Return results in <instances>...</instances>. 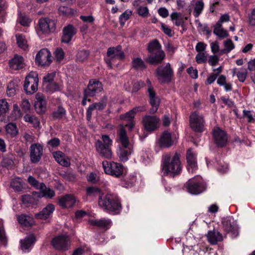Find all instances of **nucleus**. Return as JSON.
Masks as SVG:
<instances>
[{
	"label": "nucleus",
	"mask_w": 255,
	"mask_h": 255,
	"mask_svg": "<svg viewBox=\"0 0 255 255\" xmlns=\"http://www.w3.org/2000/svg\"><path fill=\"white\" fill-rule=\"evenodd\" d=\"M213 33L221 39L225 38L229 36L227 30L223 28L222 25H219V24L215 25Z\"/></svg>",
	"instance_id": "obj_30"
},
{
	"label": "nucleus",
	"mask_w": 255,
	"mask_h": 255,
	"mask_svg": "<svg viewBox=\"0 0 255 255\" xmlns=\"http://www.w3.org/2000/svg\"><path fill=\"white\" fill-rule=\"evenodd\" d=\"M14 165V162L11 155H7L3 157L0 164L1 169L6 168L8 170L11 169Z\"/></svg>",
	"instance_id": "obj_29"
},
{
	"label": "nucleus",
	"mask_w": 255,
	"mask_h": 255,
	"mask_svg": "<svg viewBox=\"0 0 255 255\" xmlns=\"http://www.w3.org/2000/svg\"><path fill=\"white\" fill-rule=\"evenodd\" d=\"M132 66L135 69H143L145 65L143 61L140 58H133L132 60Z\"/></svg>",
	"instance_id": "obj_42"
},
{
	"label": "nucleus",
	"mask_w": 255,
	"mask_h": 255,
	"mask_svg": "<svg viewBox=\"0 0 255 255\" xmlns=\"http://www.w3.org/2000/svg\"><path fill=\"white\" fill-rule=\"evenodd\" d=\"M16 87H17V86L15 85L13 82H10L9 83L7 87L6 91L7 95L8 96L11 97L15 94L17 89Z\"/></svg>",
	"instance_id": "obj_52"
},
{
	"label": "nucleus",
	"mask_w": 255,
	"mask_h": 255,
	"mask_svg": "<svg viewBox=\"0 0 255 255\" xmlns=\"http://www.w3.org/2000/svg\"><path fill=\"white\" fill-rule=\"evenodd\" d=\"M53 155L57 162L61 165L68 167L70 165L69 158L66 157L65 154L62 152L56 151L54 153Z\"/></svg>",
	"instance_id": "obj_27"
},
{
	"label": "nucleus",
	"mask_w": 255,
	"mask_h": 255,
	"mask_svg": "<svg viewBox=\"0 0 255 255\" xmlns=\"http://www.w3.org/2000/svg\"><path fill=\"white\" fill-rule=\"evenodd\" d=\"M51 57L50 51L47 49L43 48L36 54L35 62L39 66H48L52 62Z\"/></svg>",
	"instance_id": "obj_10"
},
{
	"label": "nucleus",
	"mask_w": 255,
	"mask_h": 255,
	"mask_svg": "<svg viewBox=\"0 0 255 255\" xmlns=\"http://www.w3.org/2000/svg\"><path fill=\"white\" fill-rule=\"evenodd\" d=\"M9 110V105L5 99L0 100V117L3 116L8 113Z\"/></svg>",
	"instance_id": "obj_43"
},
{
	"label": "nucleus",
	"mask_w": 255,
	"mask_h": 255,
	"mask_svg": "<svg viewBox=\"0 0 255 255\" xmlns=\"http://www.w3.org/2000/svg\"><path fill=\"white\" fill-rule=\"evenodd\" d=\"M36 101L34 107L36 112L40 115L44 114L46 110V102L42 93H38L35 95Z\"/></svg>",
	"instance_id": "obj_20"
},
{
	"label": "nucleus",
	"mask_w": 255,
	"mask_h": 255,
	"mask_svg": "<svg viewBox=\"0 0 255 255\" xmlns=\"http://www.w3.org/2000/svg\"><path fill=\"white\" fill-rule=\"evenodd\" d=\"M102 140H98L96 146L98 152L103 157L110 158L112 157L111 145L112 140L107 135H103Z\"/></svg>",
	"instance_id": "obj_5"
},
{
	"label": "nucleus",
	"mask_w": 255,
	"mask_h": 255,
	"mask_svg": "<svg viewBox=\"0 0 255 255\" xmlns=\"http://www.w3.org/2000/svg\"><path fill=\"white\" fill-rule=\"evenodd\" d=\"M196 62L199 63H203L207 61V56L204 52L198 53L195 57Z\"/></svg>",
	"instance_id": "obj_63"
},
{
	"label": "nucleus",
	"mask_w": 255,
	"mask_h": 255,
	"mask_svg": "<svg viewBox=\"0 0 255 255\" xmlns=\"http://www.w3.org/2000/svg\"><path fill=\"white\" fill-rule=\"evenodd\" d=\"M213 136L215 143L218 147H223L227 144V134L218 127H215L213 130Z\"/></svg>",
	"instance_id": "obj_13"
},
{
	"label": "nucleus",
	"mask_w": 255,
	"mask_h": 255,
	"mask_svg": "<svg viewBox=\"0 0 255 255\" xmlns=\"http://www.w3.org/2000/svg\"><path fill=\"white\" fill-rule=\"evenodd\" d=\"M11 116H13L15 120L20 118L22 116L21 111L18 105L16 104L13 105Z\"/></svg>",
	"instance_id": "obj_54"
},
{
	"label": "nucleus",
	"mask_w": 255,
	"mask_h": 255,
	"mask_svg": "<svg viewBox=\"0 0 255 255\" xmlns=\"http://www.w3.org/2000/svg\"><path fill=\"white\" fill-rule=\"evenodd\" d=\"M173 70L169 63L165 65L159 66L156 70V76L161 83H169L171 81L173 76Z\"/></svg>",
	"instance_id": "obj_6"
},
{
	"label": "nucleus",
	"mask_w": 255,
	"mask_h": 255,
	"mask_svg": "<svg viewBox=\"0 0 255 255\" xmlns=\"http://www.w3.org/2000/svg\"><path fill=\"white\" fill-rule=\"evenodd\" d=\"M39 26L40 30L45 33L53 32L56 29L55 21L48 18L40 19L39 20Z\"/></svg>",
	"instance_id": "obj_16"
},
{
	"label": "nucleus",
	"mask_w": 255,
	"mask_h": 255,
	"mask_svg": "<svg viewBox=\"0 0 255 255\" xmlns=\"http://www.w3.org/2000/svg\"><path fill=\"white\" fill-rule=\"evenodd\" d=\"M102 164L105 173L112 175V162L106 160L103 161Z\"/></svg>",
	"instance_id": "obj_60"
},
{
	"label": "nucleus",
	"mask_w": 255,
	"mask_h": 255,
	"mask_svg": "<svg viewBox=\"0 0 255 255\" xmlns=\"http://www.w3.org/2000/svg\"><path fill=\"white\" fill-rule=\"evenodd\" d=\"M54 209V206L52 204H49L41 211L36 214L35 217L37 219H46L53 212Z\"/></svg>",
	"instance_id": "obj_24"
},
{
	"label": "nucleus",
	"mask_w": 255,
	"mask_h": 255,
	"mask_svg": "<svg viewBox=\"0 0 255 255\" xmlns=\"http://www.w3.org/2000/svg\"><path fill=\"white\" fill-rule=\"evenodd\" d=\"M135 181V176L134 175H132L127 178L126 181H122L121 184L123 187L128 188L132 186Z\"/></svg>",
	"instance_id": "obj_49"
},
{
	"label": "nucleus",
	"mask_w": 255,
	"mask_h": 255,
	"mask_svg": "<svg viewBox=\"0 0 255 255\" xmlns=\"http://www.w3.org/2000/svg\"><path fill=\"white\" fill-rule=\"evenodd\" d=\"M173 141L171 133L168 131H164L156 142L157 145L161 148H168L172 145Z\"/></svg>",
	"instance_id": "obj_21"
},
{
	"label": "nucleus",
	"mask_w": 255,
	"mask_h": 255,
	"mask_svg": "<svg viewBox=\"0 0 255 255\" xmlns=\"http://www.w3.org/2000/svg\"><path fill=\"white\" fill-rule=\"evenodd\" d=\"M59 89V85L54 82L48 83L47 85H46V90L50 92L58 91Z\"/></svg>",
	"instance_id": "obj_55"
},
{
	"label": "nucleus",
	"mask_w": 255,
	"mask_h": 255,
	"mask_svg": "<svg viewBox=\"0 0 255 255\" xmlns=\"http://www.w3.org/2000/svg\"><path fill=\"white\" fill-rule=\"evenodd\" d=\"M248 22L252 26H255V8L253 9L248 15Z\"/></svg>",
	"instance_id": "obj_64"
},
{
	"label": "nucleus",
	"mask_w": 255,
	"mask_h": 255,
	"mask_svg": "<svg viewBox=\"0 0 255 255\" xmlns=\"http://www.w3.org/2000/svg\"><path fill=\"white\" fill-rule=\"evenodd\" d=\"M131 15V11L127 10L125 11L120 17V20L121 25H124L125 22L129 19L130 16Z\"/></svg>",
	"instance_id": "obj_56"
},
{
	"label": "nucleus",
	"mask_w": 255,
	"mask_h": 255,
	"mask_svg": "<svg viewBox=\"0 0 255 255\" xmlns=\"http://www.w3.org/2000/svg\"><path fill=\"white\" fill-rule=\"evenodd\" d=\"M87 179L89 182L93 184H96L99 180V177L96 173L94 172H91L89 175H88L87 176Z\"/></svg>",
	"instance_id": "obj_62"
},
{
	"label": "nucleus",
	"mask_w": 255,
	"mask_h": 255,
	"mask_svg": "<svg viewBox=\"0 0 255 255\" xmlns=\"http://www.w3.org/2000/svg\"><path fill=\"white\" fill-rule=\"evenodd\" d=\"M106 106V104L104 102L95 103L89 106L87 111V119L88 121L91 120L92 112L94 110H103Z\"/></svg>",
	"instance_id": "obj_28"
},
{
	"label": "nucleus",
	"mask_w": 255,
	"mask_h": 255,
	"mask_svg": "<svg viewBox=\"0 0 255 255\" xmlns=\"http://www.w3.org/2000/svg\"><path fill=\"white\" fill-rule=\"evenodd\" d=\"M190 127L196 132H202L205 128V120L203 116L197 111L192 112L190 116Z\"/></svg>",
	"instance_id": "obj_8"
},
{
	"label": "nucleus",
	"mask_w": 255,
	"mask_h": 255,
	"mask_svg": "<svg viewBox=\"0 0 255 255\" xmlns=\"http://www.w3.org/2000/svg\"><path fill=\"white\" fill-rule=\"evenodd\" d=\"M143 85V82L141 81L134 84H133L131 81H128L127 83L125 84V87L127 91L133 93L136 92Z\"/></svg>",
	"instance_id": "obj_32"
},
{
	"label": "nucleus",
	"mask_w": 255,
	"mask_h": 255,
	"mask_svg": "<svg viewBox=\"0 0 255 255\" xmlns=\"http://www.w3.org/2000/svg\"><path fill=\"white\" fill-rule=\"evenodd\" d=\"M185 188L189 193L197 195L203 192L206 189V186L202 177L197 175L187 182Z\"/></svg>",
	"instance_id": "obj_4"
},
{
	"label": "nucleus",
	"mask_w": 255,
	"mask_h": 255,
	"mask_svg": "<svg viewBox=\"0 0 255 255\" xmlns=\"http://www.w3.org/2000/svg\"><path fill=\"white\" fill-rule=\"evenodd\" d=\"M76 202V199L73 195L67 194L60 198L59 205L63 208L73 207Z\"/></svg>",
	"instance_id": "obj_23"
},
{
	"label": "nucleus",
	"mask_w": 255,
	"mask_h": 255,
	"mask_svg": "<svg viewBox=\"0 0 255 255\" xmlns=\"http://www.w3.org/2000/svg\"><path fill=\"white\" fill-rule=\"evenodd\" d=\"M162 173L163 175L174 176L180 173L181 167L178 153H165L163 155Z\"/></svg>",
	"instance_id": "obj_1"
},
{
	"label": "nucleus",
	"mask_w": 255,
	"mask_h": 255,
	"mask_svg": "<svg viewBox=\"0 0 255 255\" xmlns=\"http://www.w3.org/2000/svg\"><path fill=\"white\" fill-rule=\"evenodd\" d=\"M5 130L6 133L11 137H14L18 133V130L16 125L13 123H9L5 126Z\"/></svg>",
	"instance_id": "obj_35"
},
{
	"label": "nucleus",
	"mask_w": 255,
	"mask_h": 255,
	"mask_svg": "<svg viewBox=\"0 0 255 255\" xmlns=\"http://www.w3.org/2000/svg\"><path fill=\"white\" fill-rule=\"evenodd\" d=\"M10 187L16 191H21L23 188V182L19 178H13L10 182Z\"/></svg>",
	"instance_id": "obj_39"
},
{
	"label": "nucleus",
	"mask_w": 255,
	"mask_h": 255,
	"mask_svg": "<svg viewBox=\"0 0 255 255\" xmlns=\"http://www.w3.org/2000/svg\"><path fill=\"white\" fill-rule=\"evenodd\" d=\"M113 215L118 214L122 210V205L119 198L117 196L113 195Z\"/></svg>",
	"instance_id": "obj_37"
},
{
	"label": "nucleus",
	"mask_w": 255,
	"mask_h": 255,
	"mask_svg": "<svg viewBox=\"0 0 255 255\" xmlns=\"http://www.w3.org/2000/svg\"><path fill=\"white\" fill-rule=\"evenodd\" d=\"M118 136L117 154L121 161L125 162L128 159V156L131 153V148L124 126L123 125L120 127Z\"/></svg>",
	"instance_id": "obj_2"
},
{
	"label": "nucleus",
	"mask_w": 255,
	"mask_h": 255,
	"mask_svg": "<svg viewBox=\"0 0 255 255\" xmlns=\"http://www.w3.org/2000/svg\"><path fill=\"white\" fill-rule=\"evenodd\" d=\"M114 169H113V176L119 177L126 172V169L123 166L118 163H114Z\"/></svg>",
	"instance_id": "obj_36"
},
{
	"label": "nucleus",
	"mask_w": 255,
	"mask_h": 255,
	"mask_svg": "<svg viewBox=\"0 0 255 255\" xmlns=\"http://www.w3.org/2000/svg\"><path fill=\"white\" fill-rule=\"evenodd\" d=\"M137 11L138 14L143 17H147L149 14V10L146 6H140L138 7Z\"/></svg>",
	"instance_id": "obj_58"
},
{
	"label": "nucleus",
	"mask_w": 255,
	"mask_h": 255,
	"mask_svg": "<svg viewBox=\"0 0 255 255\" xmlns=\"http://www.w3.org/2000/svg\"><path fill=\"white\" fill-rule=\"evenodd\" d=\"M159 119L156 116H145L143 118V124L146 130L152 132L157 128Z\"/></svg>",
	"instance_id": "obj_15"
},
{
	"label": "nucleus",
	"mask_w": 255,
	"mask_h": 255,
	"mask_svg": "<svg viewBox=\"0 0 255 255\" xmlns=\"http://www.w3.org/2000/svg\"><path fill=\"white\" fill-rule=\"evenodd\" d=\"M16 38L18 46L23 50H26L27 48L28 45L25 37L21 35H16Z\"/></svg>",
	"instance_id": "obj_46"
},
{
	"label": "nucleus",
	"mask_w": 255,
	"mask_h": 255,
	"mask_svg": "<svg viewBox=\"0 0 255 255\" xmlns=\"http://www.w3.org/2000/svg\"><path fill=\"white\" fill-rule=\"evenodd\" d=\"M197 153L189 148L186 153L187 168L189 172L193 173L198 168L196 159Z\"/></svg>",
	"instance_id": "obj_17"
},
{
	"label": "nucleus",
	"mask_w": 255,
	"mask_h": 255,
	"mask_svg": "<svg viewBox=\"0 0 255 255\" xmlns=\"http://www.w3.org/2000/svg\"><path fill=\"white\" fill-rule=\"evenodd\" d=\"M24 120L31 123L34 127H37L39 126L40 123L37 118L29 114H26L24 117Z\"/></svg>",
	"instance_id": "obj_47"
},
{
	"label": "nucleus",
	"mask_w": 255,
	"mask_h": 255,
	"mask_svg": "<svg viewBox=\"0 0 255 255\" xmlns=\"http://www.w3.org/2000/svg\"><path fill=\"white\" fill-rule=\"evenodd\" d=\"M17 219L19 224L25 227H31L33 225V218L29 216L22 214L17 216Z\"/></svg>",
	"instance_id": "obj_31"
},
{
	"label": "nucleus",
	"mask_w": 255,
	"mask_h": 255,
	"mask_svg": "<svg viewBox=\"0 0 255 255\" xmlns=\"http://www.w3.org/2000/svg\"><path fill=\"white\" fill-rule=\"evenodd\" d=\"M9 66L14 70H19L23 68L24 61L21 56L16 55L9 62Z\"/></svg>",
	"instance_id": "obj_25"
},
{
	"label": "nucleus",
	"mask_w": 255,
	"mask_h": 255,
	"mask_svg": "<svg viewBox=\"0 0 255 255\" xmlns=\"http://www.w3.org/2000/svg\"><path fill=\"white\" fill-rule=\"evenodd\" d=\"M86 194L90 197L99 196V198L102 196V193L100 188L96 187H89L86 189Z\"/></svg>",
	"instance_id": "obj_38"
},
{
	"label": "nucleus",
	"mask_w": 255,
	"mask_h": 255,
	"mask_svg": "<svg viewBox=\"0 0 255 255\" xmlns=\"http://www.w3.org/2000/svg\"><path fill=\"white\" fill-rule=\"evenodd\" d=\"M243 114V118H247L249 123H254L255 121V115L253 111L244 110Z\"/></svg>",
	"instance_id": "obj_50"
},
{
	"label": "nucleus",
	"mask_w": 255,
	"mask_h": 255,
	"mask_svg": "<svg viewBox=\"0 0 255 255\" xmlns=\"http://www.w3.org/2000/svg\"><path fill=\"white\" fill-rule=\"evenodd\" d=\"M103 90L102 84L98 80H91L87 89L84 90L85 96L94 97L100 93Z\"/></svg>",
	"instance_id": "obj_11"
},
{
	"label": "nucleus",
	"mask_w": 255,
	"mask_h": 255,
	"mask_svg": "<svg viewBox=\"0 0 255 255\" xmlns=\"http://www.w3.org/2000/svg\"><path fill=\"white\" fill-rule=\"evenodd\" d=\"M161 45L157 40H154L148 44V50L150 55L147 58V61L151 64H158L165 57L164 52L161 49Z\"/></svg>",
	"instance_id": "obj_3"
},
{
	"label": "nucleus",
	"mask_w": 255,
	"mask_h": 255,
	"mask_svg": "<svg viewBox=\"0 0 255 255\" xmlns=\"http://www.w3.org/2000/svg\"><path fill=\"white\" fill-rule=\"evenodd\" d=\"M121 49V46L120 45L116 48L113 47V59H122L124 58V54Z\"/></svg>",
	"instance_id": "obj_45"
},
{
	"label": "nucleus",
	"mask_w": 255,
	"mask_h": 255,
	"mask_svg": "<svg viewBox=\"0 0 255 255\" xmlns=\"http://www.w3.org/2000/svg\"><path fill=\"white\" fill-rule=\"evenodd\" d=\"M21 200L24 204H35L31 195L25 194L22 196Z\"/></svg>",
	"instance_id": "obj_59"
},
{
	"label": "nucleus",
	"mask_w": 255,
	"mask_h": 255,
	"mask_svg": "<svg viewBox=\"0 0 255 255\" xmlns=\"http://www.w3.org/2000/svg\"><path fill=\"white\" fill-rule=\"evenodd\" d=\"M90 52L88 50H81L78 51L76 55V59L77 61L83 62L86 60L89 57Z\"/></svg>",
	"instance_id": "obj_44"
},
{
	"label": "nucleus",
	"mask_w": 255,
	"mask_h": 255,
	"mask_svg": "<svg viewBox=\"0 0 255 255\" xmlns=\"http://www.w3.org/2000/svg\"><path fill=\"white\" fill-rule=\"evenodd\" d=\"M98 204L104 210L110 212L112 210V194H107L99 198Z\"/></svg>",
	"instance_id": "obj_22"
},
{
	"label": "nucleus",
	"mask_w": 255,
	"mask_h": 255,
	"mask_svg": "<svg viewBox=\"0 0 255 255\" xmlns=\"http://www.w3.org/2000/svg\"><path fill=\"white\" fill-rule=\"evenodd\" d=\"M38 74L35 72H30L26 77L23 85L24 90L27 94L35 93L38 87Z\"/></svg>",
	"instance_id": "obj_7"
},
{
	"label": "nucleus",
	"mask_w": 255,
	"mask_h": 255,
	"mask_svg": "<svg viewBox=\"0 0 255 255\" xmlns=\"http://www.w3.org/2000/svg\"><path fill=\"white\" fill-rule=\"evenodd\" d=\"M204 7V3L202 0H198L195 4L193 14L195 17H198L202 13Z\"/></svg>",
	"instance_id": "obj_41"
},
{
	"label": "nucleus",
	"mask_w": 255,
	"mask_h": 255,
	"mask_svg": "<svg viewBox=\"0 0 255 255\" xmlns=\"http://www.w3.org/2000/svg\"><path fill=\"white\" fill-rule=\"evenodd\" d=\"M222 224L224 230L230 233L232 237H236L238 235V227L236 221L232 217H227L223 219Z\"/></svg>",
	"instance_id": "obj_12"
},
{
	"label": "nucleus",
	"mask_w": 255,
	"mask_h": 255,
	"mask_svg": "<svg viewBox=\"0 0 255 255\" xmlns=\"http://www.w3.org/2000/svg\"><path fill=\"white\" fill-rule=\"evenodd\" d=\"M30 161L32 163H37L43 155V147L39 143L31 144L29 148Z\"/></svg>",
	"instance_id": "obj_14"
},
{
	"label": "nucleus",
	"mask_w": 255,
	"mask_h": 255,
	"mask_svg": "<svg viewBox=\"0 0 255 255\" xmlns=\"http://www.w3.org/2000/svg\"><path fill=\"white\" fill-rule=\"evenodd\" d=\"M224 45L225 49L222 50V52L224 53H229L235 48V45L232 40L230 39H228L225 41Z\"/></svg>",
	"instance_id": "obj_48"
},
{
	"label": "nucleus",
	"mask_w": 255,
	"mask_h": 255,
	"mask_svg": "<svg viewBox=\"0 0 255 255\" xmlns=\"http://www.w3.org/2000/svg\"><path fill=\"white\" fill-rule=\"evenodd\" d=\"M51 244L54 248L58 250L66 251L70 246L71 240L67 235H61L53 238Z\"/></svg>",
	"instance_id": "obj_9"
},
{
	"label": "nucleus",
	"mask_w": 255,
	"mask_h": 255,
	"mask_svg": "<svg viewBox=\"0 0 255 255\" xmlns=\"http://www.w3.org/2000/svg\"><path fill=\"white\" fill-rule=\"evenodd\" d=\"M237 76L239 80L243 82L245 81L247 76V71L246 69H241L237 73Z\"/></svg>",
	"instance_id": "obj_57"
},
{
	"label": "nucleus",
	"mask_w": 255,
	"mask_h": 255,
	"mask_svg": "<svg viewBox=\"0 0 255 255\" xmlns=\"http://www.w3.org/2000/svg\"><path fill=\"white\" fill-rule=\"evenodd\" d=\"M91 225L97 226L103 229L109 228L110 226L111 222L110 220L106 219H101L99 220H91L89 221Z\"/></svg>",
	"instance_id": "obj_33"
},
{
	"label": "nucleus",
	"mask_w": 255,
	"mask_h": 255,
	"mask_svg": "<svg viewBox=\"0 0 255 255\" xmlns=\"http://www.w3.org/2000/svg\"><path fill=\"white\" fill-rule=\"evenodd\" d=\"M77 31V29L72 24H69L65 26L62 30L61 42L64 43H70Z\"/></svg>",
	"instance_id": "obj_19"
},
{
	"label": "nucleus",
	"mask_w": 255,
	"mask_h": 255,
	"mask_svg": "<svg viewBox=\"0 0 255 255\" xmlns=\"http://www.w3.org/2000/svg\"><path fill=\"white\" fill-rule=\"evenodd\" d=\"M39 189L41 190L43 197L51 198L55 195V192L49 188H47L44 183H40Z\"/></svg>",
	"instance_id": "obj_40"
},
{
	"label": "nucleus",
	"mask_w": 255,
	"mask_h": 255,
	"mask_svg": "<svg viewBox=\"0 0 255 255\" xmlns=\"http://www.w3.org/2000/svg\"><path fill=\"white\" fill-rule=\"evenodd\" d=\"M148 96L149 97V102L151 106L150 109V113L154 114L158 110L160 104V99L156 96L154 90L151 87H149L147 90Z\"/></svg>",
	"instance_id": "obj_18"
},
{
	"label": "nucleus",
	"mask_w": 255,
	"mask_h": 255,
	"mask_svg": "<svg viewBox=\"0 0 255 255\" xmlns=\"http://www.w3.org/2000/svg\"><path fill=\"white\" fill-rule=\"evenodd\" d=\"M35 238L33 235H30L21 241V247L23 250L28 249L34 243Z\"/></svg>",
	"instance_id": "obj_34"
},
{
	"label": "nucleus",
	"mask_w": 255,
	"mask_h": 255,
	"mask_svg": "<svg viewBox=\"0 0 255 255\" xmlns=\"http://www.w3.org/2000/svg\"><path fill=\"white\" fill-rule=\"evenodd\" d=\"M207 238L208 241L212 244H216L218 242L222 241L223 239L222 234L216 230L209 231Z\"/></svg>",
	"instance_id": "obj_26"
},
{
	"label": "nucleus",
	"mask_w": 255,
	"mask_h": 255,
	"mask_svg": "<svg viewBox=\"0 0 255 255\" xmlns=\"http://www.w3.org/2000/svg\"><path fill=\"white\" fill-rule=\"evenodd\" d=\"M59 12L65 15L73 14V10L69 7L61 6L59 7Z\"/></svg>",
	"instance_id": "obj_61"
},
{
	"label": "nucleus",
	"mask_w": 255,
	"mask_h": 255,
	"mask_svg": "<svg viewBox=\"0 0 255 255\" xmlns=\"http://www.w3.org/2000/svg\"><path fill=\"white\" fill-rule=\"evenodd\" d=\"M18 20L20 24L24 26H28L31 22V20L27 16L23 15L22 14H20Z\"/></svg>",
	"instance_id": "obj_53"
},
{
	"label": "nucleus",
	"mask_w": 255,
	"mask_h": 255,
	"mask_svg": "<svg viewBox=\"0 0 255 255\" xmlns=\"http://www.w3.org/2000/svg\"><path fill=\"white\" fill-rule=\"evenodd\" d=\"M66 114L65 110L62 107H59L53 113V117L54 119H60Z\"/></svg>",
	"instance_id": "obj_51"
}]
</instances>
